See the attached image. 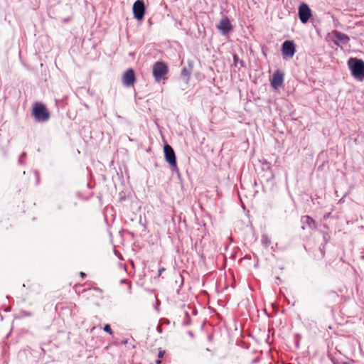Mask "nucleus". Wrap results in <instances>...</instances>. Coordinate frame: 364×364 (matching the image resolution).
I'll list each match as a JSON object with an SVG mask.
<instances>
[{"label":"nucleus","instance_id":"nucleus-22","mask_svg":"<svg viewBox=\"0 0 364 364\" xmlns=\"http://www.w3.org/2000/svg\"><path fill=\"white\" fill-rule=\"evenodd\" d=\"M161 361L160 359H158V360H156V364H161Z\"/></svg>","mask_w":364,"mask_h":364},{"label":"nucleus","instance_id":"nucleus-8","mask_svg":"<svg viewBox=\"0 0 364 364\" xmlns=\"http://www.w3.org/2000/svg\"><path fill=\"white\" fill-rule=\"evenodd\" d=\"M295 45L291 41H286L283 43L282 52L284 57H293L295 53Z\"/></svg>","mask_w":364,"mask_h":364},{"label":"nucleus","instance_id":"nucleus-17","mask_svg":"<svg viewBox=\"0 0 364 364\" xmlns=\"http://www.w3.org/2000/svg\"><path fill=\"white\" fill-rule=\"evenodd\" d=\"M165 353L164 350H160L158 354L159 359L163 358L164 355Z\"/></svg>","mask_w":364,"mask_h":364},{"label":"nucleus","instance_id":"nucleus-5","mask_svg":"<svg viewBox=\"0 0 364 364\" xmlns=\"http://www.w3.org/2000/svg\"><path fill=\"white\" fill-rule=\"evenodd\" d=\"M166 161L173 168H177L176 158L173 148L166 144L164 148Z\"/></svg>","mask_w":364,"mask_h":364},{"label":"nucleus","instance_id":"nucleus-23","mask_svg":"<svg viewBox=\"0 0 364 364\" xmlns=\"http://www.w3.org/2000/svg\"><path fill=\"white\" fill-rule=\"evenodd\" d=\"M334 43H335V44L338 45L337 41H335Z\"/></svg>","mask_w":364,"mask_h":364},{"label":"nucleus","instance_id":"nucleus-15","mask_svg":"<svg viewBox=\"0 0 364 364\" xmlns=\"http://www.w3.org/2000/svg\"><path fill=\"white\" fill-rule=\"evenodd\" d=\"M104 331H106L107 333H108L109 335H112L113 334V331L111 329V327H110L109 324H106L104 326Z\"/></svg>","mask_w":364,"mask_h":364},{"label":"nucleus","instance_id":"nucleus-1","mask_svg":"<svg viewBox=\"0 0 364 364\" xmlns=\"http://www.w3.org/2000/svg\"><path fill=\"white\" fill-rule=\"evenodd\" d=\"M348 65L352 75L355 79L363 81L364 80V62L361 59L350 58L348 61Z\"/></svg>","mask_w":364,"mask_h":364},{"label":"nucleus","instance_id":"nucleus-19","mask_svg":"<svg viewBox=\"0 0 364 364\" xmlns=\"http://www.w3.org/2000/svg\"><path fill=\"white\" fill-rule=\"evenodd\" d=\"M80 276H81V277H82V278H85V277H86L85 273H84L83 272H81L80 273Z\"/></svg>","mask_w":364,"mask_h":364},{"label":"nucleus","instance_id":"nucleus-18","mask_svg":"<svg viewBox=\"0 0 364 364\" xmlns=\"http://www.w3.org/2000/svg\"><path fill=\"white\" fill-rule=\"evenodd\" d=\"M165 270L164 267L159 269V275L160 276L161 273Z\"/></svg>","mask_w":364,"mask_h":364},{"label":"nucleus","instance_id":"nucleus-9","mask_svg":"<svg viewBox=\"0 0 364 364\" xmlns=\"http://www.w3.org/2000/svg\"><path fill=\"white\" fill-rule=\"evenodd\" d=\"M284 82V73L280 70H277L274 73L270 83L272 87L277 90L282 85Z\"/></svg>","mask_w":364,"mask_h":364},{"label":"nucleus","instance_id":"nucleus-16","mask_svg":"<svg viewBox=\"0 0 364 364\" xmlns=\"http://www.w3.org/2000/svg\"><path fill=\"white\" fill-rule=\"evenodd\" d=\"M121 282L122 283H124L127 285V287H128V289H129V292L131 294L132 291H131V289H132V283L130 282H128L125 279H122L121 280Z\"/></svg>","mask_w":364,"mask_h":364},{"label":"nucleus","instance_id":"nucleus-12","mask_svg":"<svg viewBox=\"0 0 364 364\" xmlns=\"http://www.w3.org/2000/svg\"><path fill=\"white\" fill-rule=\"evenodd\" d=\"M333 34L334 35L336 40L343 44H347L350 40L349 37L341 32H339L338 31H334L333 32Z\"/></svg>","mask_w":364,"mask_h":364},{"label":"nucleus","instance_id":"nucleus-4","mask_svg":"<svg viewBox=\"0 0 364 364\" xmlns=\"http://www.w3.org/2000/svg\"><path fill=\"white\" fill-rule=\"evenodd\" d=\"M299 18L301 23H306L312 16L311 10L305 3H301L298 9Z\"/></svg>","mask_w":364,"mask_h":364},{"label":"nucleus","instance_id":"nucleus-10","mask_svg":"<svg viewBox=\"0 0 364 364\" xmlns=\"http://www.w3.org/2000/svg\"><path fill=\"white\" fill-rule=\"evenodd\" d=\"M217 28L223 35H227L232 31V27L228 17L222 18L217 25Z\"/></svg>","mask_w":364,"mask_h":364},{"label":"nucleus","instance_id":"nucleus-20","mask_svg":"<svg viewBox=\"0 0 364 364\" xmlns=\"http://www.w3.org/2000/svg\"><path fill=\"white\" fill-rule=\"evenodd\" d=\"M353 360L349 361V362H343L342 364H353Z\"/></svg>","mask_w":364,"mask_h":364},{"label":"nucleus","instance_id":"nucleus-14","mask_svg":"<svg viewBox=\"0 0 364 364\" xmlns=\"http://www.w3.org/2000/svg\"><path fill=\"white\" fill-rule=\"evenodd\" d=\"M240 63L241 65H243V62L242 60H239V58L237 55H233V63L235 66H237V63Z\"/></svg>","mask_w":364,"mask_h":364},{"label":"nucleus","instance_id":"nucleus-11","mask_svg":"<svg viewBox=\"0 0 364 364\" xmlns=\"http://www.w3.org/2000/svg\"><path fill=\"white\" fill-rule=\"evenodd\" d=\"M301 223L302 224L301 228L303 230L305 229H311L315 230L316 229V221L309 215H304L301 218Z\"/></svg>","mask_w":364,"mask_h":364},{"label":"nucleus","instance_id":"nucleus-13","mask_svg":"<svg viewBox=\"0 0 364 364\" xmlns=\"http://www.w3.org/2000/svg\"><path fill=\"white\" fill-rule=\"evenodd\" d=\"M181 76L185 77L187 80L189 78L190 76V72L188 70L187 68H184L181 71Z\"/></svg>","mask_w":364,"mask_h":364},{"label":"nucleus","instance_id":"nucleus-6","mask_svg":"<svg viewBox=\"0 0 364 364\" xmlns=\"http://www.w3.org/2000/svg\"><path fill=\"white\" fill-rule=\"evenodd\" d=\"M133 14L136 19L139 21L143 19L145 14V6L142 1L137 0L134 3Z\"/></svg>","mask_w":364,"mask_h":364},{"label":"nucleus","instance_id":"nucleus-21","mask_svg":"<svg viewBox=\"0 0 364 364\" xmlns=\"http://www.w3.org/2000/svg\"><path fill=\"white\" fill-rule=\"evenodd\" d=\"M68 21H69V18H64V19L63 20V22H64V23H67V22H68Z\"/></svg>","mask_w":364,"mask_h":364},{"label":"nucleus","instance_id":"nucleus-2","mask_svg":"<svg viewBox=\"0 0 364 364\" xmlns=\"http://www.w3.org/2000/svg\"><path fill=\"white\" fill-rule=\"evenodd\" d=\"M32 114L38 122H46L50 118V112L41 102H36L33 107Z\"/></svg>","mask_w":364,"mask_h":364},{"label":"nucleus","instance_id":"nucleus-7","mask_svg":"<svg viewBox=\"0 0 364 364\" xmlns=\"http://www.w3.org/2000/svg\"><path fill=\"white\" fill-rule=\"evenodd\" d=\"M122 83L125 87L133 86L136 82L134 70L132 68L128 69L122 76Z\"/></svg>","mask_w":364,"mask_h":364},{"label":"nucleus","instance_id":"nucleus-3","mask_svg":"<svg viewBox=\"0 0 364 364\" xmlns=\"http://www.w3.org/2000/svg\"><path fill=\"white\" fill-rule=\"evenodd\" d=\"M168 72L167 65L161 61H157L153 65L152 73L156 82H159L166 79V75Z\"/></svg>","mask_w":364,"mask_h":364}]
</instances>
